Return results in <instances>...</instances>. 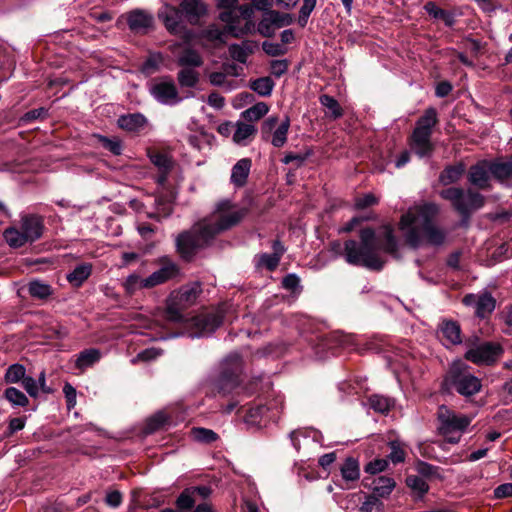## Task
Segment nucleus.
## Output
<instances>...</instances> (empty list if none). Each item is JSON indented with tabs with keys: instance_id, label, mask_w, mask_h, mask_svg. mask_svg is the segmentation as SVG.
<instances>
[{
	"instance_id": "5701e85b",
	"label": "nucleus",
	"mask_w": 512,
	"mask_h": 512,
	"mask_svg": "<svg viewBox=\"0 0 512 512\" xmlns=\"http://www.w3.org/2000/svg\"><path fill=\"white\" fill-rule=\"evenodd\" d=\"M117 124L119 128L128 132H139L146 126L147 119L141 113H131L121 115L117 120Z\"/></svg>"
},
{
	"instance_id": "a211bd4d",
	"label": "nucleus",
	"mask_w": 512,
	"mask_h": 512,
	"mask_svg": "<svg viewBox=\"0 0 512 512\" xmlns=\"http://www.w3.org/2000/svg\"><path fill=\"white\" fill-rule=\"evenodd\" d=\"M129 29L135 34H147L154 27V17L151 13L134 9L126 14Z\"/></svg>"
},
{
	"instance_id": "4468645a",
	"label": "nucleus",
	"mask_w": 512,
	"mask_h": 512,
	"mask_svg": "<svg viewBox=\"0 0 512 512\" xmlns=\"http://www.w3.org/2000/svg\"><path fill=\"white\" fill-rule=\"evenodd\" d=\"M503 353L499 344L493 342H482L473 345L465 352V359L476 365H492Z\"/></svg>"
},
{
	"instance_id": "774afa93",
	"label": "nucleus",
	"mask_w": 512,
	"mask_h": 512,
	"mask_svg": "<svg viewBox=\"0 0 512 512\" xmlns=\"http://www.w3.org/2000/svg\"><path fill=\"white\" fill-rule=\"evenodd\" d=\"M176 504L179 509L189 510L194 505V499L192 498L190 492L185 490L177 498Z\"/></svg>"
},
{
	"instance_id": "c85d7f7f",
	"label": "nucleus",
	"mask_w": 512,
	"mask_h": 512,
	"mask_svg": "<svg viewBox=\"0 0 512 512\" xmlns=\"http://www.w3.org/2000/svg\"><path fill=\"white\" fill-rule=\"evenodd\" d=\"M150 160L160 171L158 183L163 184L173 166L172 159L167 154L155 152L150 154Z\"/></svg>"
},
{
	"instance_id": "72a5a7b5",
	"label": "nucleus",
	"mask_w": 512,
	"mask_h": 512,
	"mask_svg": "<svg viewBox=\"0 0 512 512\" xmlns=\"http://www.w3.org/2000/svg\"><path fill=\"white\" fill-rule=\"evenodd\" d=\"M465 166L463 163L447 166L440 174L439 181L443 185L456 183L464 174Z\"/></svg>"
},
{
	"instance_id": "bf43d9fd",
	"label": "nucleus",
	"mask_w": 512,
	"mask_h": 512,
	"mask_svg": "<svg viewBox=\"0 0 512 512\" xmlns=\"http://www.w3.org/2000/svg\"><path fill=\"white\" fill-rule=\"evenodd\" d=\"M262 49L269 56H279L287 52V49L282 44L269 41L262 43Z\"/></svg>"
},
{
	"instance_id": "13d9d810",
	"label": "nucleus",
	"mask_w": 512,
	"mask_h": 512,
	"mask_svg": "<svg viewBox=\"0 0 512 512\" xmlns=\"http://www.w3.org/2000/svg\"><path fill=\"white\" fill-rule=\"evenodd\" d=\"M280 259L275 254L263 253L260 255L259 264L267 268L269 271H274L280 262Z\"/></svg>"
},
{
	"instance_id": "a18cd8bd",
	"label": "nucleus",
	"mask_w": 512,
	"mask_h": 512,
	"mask_svg": "<svg viewBox=\"0 0 512 512\" xmlns=\"http://www.w3.org/2000/svg\"><path fill=\"white\" fill-rule=\"evenodd\" d=\"M192 438L199 443H212L218 439V435L211 429L194 427L191 430Z\"/></svg>"
},
{
	"instance_id": "a878e982",
	"label": "nucleus",
	"mask_w": 512,
	"mask_h": 512,
	"mask_svg": "<svg viewBox=\"0 0 512 512\" xmlns=\"http://www.w3.org/2000/svg\"><path fill=\"white\" fill-rule=\"evenodd\" d=\"M251 160L249 158L240 159L232 168L231 182L238 187L246 184L251 169Z\"/></svg>"
},
{
	"instance_id": "ddd939ff",
	"label": "nucleus",
	"mask_w": 512,
	"mask_h": 512,
	"mask_svg": "<svg viewBox=\"0 0 512 512\" xmlns=\"http://www.w3.org/2000/svg\"><path fill=\"white\" fill-rule=\"evenodd\" d=\"M243 361L238 352L230 353L221 362L219 390L226 392L234 388L238 382V377L242 371Z\"/></svg>"
},
{
	"instance_id": "79ce46f5",
	"label": "nucleus",
	"mask_w": 512,
	"mask_h": 512,
	"mask_svg": "<svg viewBox=\"0 0 512 512\" xmlns=\"http://www.w3.org/2000/svg\"><path fill=\"white\" fill-rule=\"evenodd\" d=\"M319 102L323 107H325L328 110L327 115L330 118L336 120L342 117L343 110L338 101L334 97L324 94L319 97Z\"/></svg>"
},
{
	"instance_id": "2f4dec72",
	"label": "nucleus",
	"mask_w": 512,
	"mask_h": 512,
	"mask_svg": "<svg viewBox=\"0 0 512 512\" xmlns=\"http://www.w3.org/2000/svg\"><path fill=\"white\" fill-rule=\"evenodd\" d=\"M177 63L184 68H197L202 66L201 55L192 48H185L177 58Z\"/></svg>"
},
{
	"instance_id": "b1692460",
	"label": "nucleus",
	"mask_w": 512,
	"mask_h": 512,
	"mask_svg": "<svg viewBox=\"0 0 512 512\" xmlns=\"http://www.w3.org/2000/svg\"><path fill=\"white\" fill-rule=\"evenodd\" d=\"M356 339L353 335L343 333H333L326 339L322 340L321 346L327 347L331 350L336 348H345L354 350Z\"/></svg>"
},
{
	"instance_id": "f3484780",
	"label": "nucleus",
	"mask_w": 512,
	"mask_h": 512,
	"mask_svg": "<svg viewBox=\"0 0 512 512\" xmlns=\"http://www.w3.org/2000/svg\"><path fill=\"white\" fill-rule=\"evenodd\" d=\"M340 480H334L336 486L344 490L353 489L360 479V464L353 457H347L340 465Z\"/></svg>"
},
{
	"instance_id": "f257e3e1",
	"label": "nucleus",
	"mask_w": 512,
	"mask_h": 512,
	"mask_svg": "<svg viewBox=\"0 0 512 512\" xmlns=\"http://www.w3.org/2000/svg\"><path fill=\"white\" fill-rule=\"evenodd\" d=\"M245 214V209L236 207L230 200L220 201L209 216L197 222L190 231L178 235V252L183 258L192 257L198 249L208 246L218 234L237 225Z\"/></svg>"
},
{
	"instance_id": "c756f323",
	"label": "nucleus",
	"mask_w": 512,
	"mask_h": 512,
	"mask_svg": "<svg viewBox=\"0 0 512 512\" xmlns=\"http://www.w3.org/2000/svg\"><path fill=\"white\" fill-rule=\"evenodd\" d=\"M396 486L395 480L387 476H379L372 482L371 489L376 497H388Z\"/></svg>"
},
{
	"instance_id": "393cba45",
	"label": "nucleus",
	"mask_w": 512,
	"mask_h": 512,
	"mask_svg": "<svg viewBox=\"0 0 512 512\" xmlns=\"http://www.w3.org/2000/svg\"><path fill=\"white\" fill-rule=\"evenodd\" d=\"M123 288L128 295H133L143 289H152L149 276L143 278L138 273L129 274L123 281Z\"/></svg>"
},
{
	"instance_id": "3c124183",
	"label": "nucleus",
	"mask_w": 512,
	"mask_h": 512,
	"mask_svg": "<svg viewBox=\"0 0 512 512\" xmlns=\"http://www.w3.org/2000/svg\"><path fill=\"white\" fill-rule=\"evenodd\" d=\"M425 11L435 19H443L445 20L447 25L452 24V17L445 10L438 7L434 2H427L424 6Z\"/></svg>"
},
{
	"instance_id": "bb28decb",
	"label": "nucleus",
	"mask_w": 512,
	"mask_h": 512,
	"mask_svg": "<svg viewBox=\"0 0 512 512\" xmlns=\"http://www.w3.org/2000/svg\"><path fill=\"white\" fill-rule=\"evenodd\" d=\"M93 266L91 263H81L67 274L66 279L73 287H80L91 276Z\"/></svg>"
},
{
	"instance_id": "e433bc0d",
	"label": "nucleus",
	"mask_w": 512,
	"mask_h": 512,
	"mask_svg": "<svg viewBox=\"0 0 512 512\" xmlns=\"http://www.w3.org/2000/svg\"><path fill=\"white\" fill-rule=\"evenodd\" d=\"M366 405L377 413L386 414L394 406V400L383 395L374 394L368 398Z\"/></svg>"
},
{
	"instance_id": "c03bdc74",
	"label": "nucleus",
	"mask_w": 512,
	"mask_h": 512,
	"mask_svg": "<svg viewBox=\"0 0 512 512\" xmlns=\"http://www.w3.org/2000/svg\"><path fill=\"white\" fill-rule=\"evenodd\" d=\"M177 79L182 87L193 88L199 81V73L192 68H183L178 72Z\"/></svg>"
},
{
	"instance_id": "680f3d73",
	"label": "nucleus",
	"mask_w": 512,
	"mask_h": 512,
	"mask_svg": "<svg viewBox=\"0 0 512 512\" xmlns=\"http://www.w3.org/2000/svg\"><path fill=\"white\" fill-rule=\"evenodd\" d=\"M289 67V62L286 59L273 60L270 63L271 74L276 78H280L284 75Z\"/></svg>"
},
{
	"instance_id": "8fccbe9b",
	"label": "nucleus",
	"mask_w": 512,
	"mask_h": 512,
	"mask_svg": "<svg viewBox=\"0 0 512 512\" xmlns=\"http://www.w3.org/2000/svg\"><path fill=\"white\" fill-rule=\"evenodd\" d=\"M406 484L409 488H411L414 492H416L420 497L424 496L429 489L427 482L416 475H411L406 478Z\"/></svg>"
},
{
	"instance_id": "412c9836",
	"label": "nucleus",
	"mask_w": 512,
	"mask_h": 512,
	"mask_svg": "<svg viewBox=\"0 0 512 512\" xmlns=\"http://www.w3.org/2000/svg\"><path fill=\"white\" fill-rule=\"evenodd\" d=\"M490 174L489 163L481 161L470 167L468 172V181L471 185L479 189H489Z\"/></svg>"
},
{
	"instance_id": "603ef678",
	"label": "nucleus",
	"mask_w": 512,
	"mask_h": 512,
	"mask_svg": "<svg viewBox=\"0 0 512 512\" xmlns=\"http://www.w3.org/2000/svg\"><path fill=\"white\" fill-rule=\"evenodd\" d=\"M383 508V503L375 495H367L365 501L360 506L361 512H380Z\"/></svg>"
},
{
	"instance_id": "dca6fc26",
	"label": "nucleus",
	"mask_w": 512,
	"mask_h": 512,
	"mask_svg": "<svg viewBox=\"0 0 512 512\" xmlns=\"http://www.w3.org/2000/svg\"><path fill=\"white\" fill-rule=\"evenodd\" d=\"M157 262L159 268L149 275L152 288L174 280L181 275L180 266L169 256H162Z\"/></svg>"
},
{
	"instance_id": "a19ab883",
	"label": "nucleus",
	"mask_w": 512,
	"mask_h": 512,
	"mask_svg": "<svg viewBox=\"0 0 512 512\" xmlns=\"http://www.w3.org/2000/svg\"><path fill=\"white\" fill-rule=\"evenodd\" d=\"M269 112V106L265 102H257L241 113V117L248 122H255L263 118Z\"/></svg>"
},
{
	"instance_id": "f8f14e48",
	"label": "nucleus",
	"mask_w": 512,
	"mask_h": 512,
	"mask_svg": "<svg viewBox=\"0 0 512 512\" xmlns=\"http://www.w3.org/2000/svg\"><path fill=\"white\" fill-rule=\"evenodd\" d=\"M278 116L272 115L266 118L261 124V139L271 143L276 148L283 147L287 142L290 119L288 116L278 124Z\"/></svg>"
},
{
	"instance_id": "9d476101",
	"label": "nucleus",
	"mask_w": 512,
	"mask_h": 512,
	"mask_svg": "<svg viewBox=\"0 0 512 512\" xmlns=\"http://www.w3.org/2000/svg\"><path fill=\"white\" fill-rule=\"evenodd\" d=\"M284 400L282 396H276L265 404L251 407L246 416L245 423L252 427L266 425L268 421H277L283 410Z\"/></svg>"
},
{
	"instance_id": "0eeeda50",
	"label": "nucleus",
	"mask_w": 512,
	"mask_h": 512,
	"mask_svg": "<svg viewBox=\"0 0 512 512\" xmlns=\"http://www.w3.org/2000/svg\"><path fill=\"white\" fill-rule=\"evenodd\" d=\"M201 291L200 283L194 282L181 287L177 292L173 293L167 303L165 319L171 323L182 322L184 318L182 310L191 306Z\"/></svg>"
},
{
	"instance_id": "cd10ccee",
	"label": "nucleus",
	"mask_w": 512,
	"mask_h": 512,
	"mask_svg": "<svg viewBox=\"0 0 512 512\" xmlns=\"http://www.w3.org/2000/svg\"><path fill=\"white\" fill-rule=\"evenodd\" d=\"M101 351L97 348H89L81 351L75 360V367L80 371L92 367L94 364L100 361Z\"/></svg>"
},
{
	"instance_id": "f03ea898",
	"label": "nucleus",
	"mask_w": 512,
	"mask_h": 512,
	"mask_svg": "<svg viewBox=\"0 0 512 512\" xmlns=\"http://www.w3.org/2000/svg\"><path fill=\"white\" fill-rule=\"evenodd\" d=\"M438 211L435 203H425L402 215L399 225L409 246L418 248L424 242L432 246L444 244L446 231L433 223Z\"/></svg>"
},
{
	"instance_id": "4c0bfd02",
	"label": "nucleus",
	"mask_w": 512,
	"mask_h": 512,
	"mask_svg": "<svg viewBox=\"0 0 512 512\" xmlns=\"http://www.w3.org/2000/svg\"><path fill=\"white\" fill-rule=\"evenodd\" d=\"M256 132L257 128L255 125L238 121L236 123V129L233 134V141L240 145H246V140L254 136Z\"/></svg>"
},
{
	"instance_id": "7c9ffc66",
	"label": "nucleus",
	"mask_w": 512,
	"mask_h": 512,
	"mask_svg": "<svg viewBox=\"0 0 512 512\" xmlns=\"http://www.w3.org/2000/svg\"><path fill=\"white\" fill-rule=\"evenodd\" d=\"M180 7L181 13H184L190 22L199 19L206 12L205 5L200 0H182Z\"/></svg>"
},
{
	"instance_id": "5fc2aeb1",
	"label": "nucleus",
	"mask_w": 512,
	"mask_h": 512,
	"mask_svg": "<svg viewBox=\"0 0 512 512\" xmlns=\"http://www.w3.org/2000/svg\"><path fill=\"white\" fill-rule=\"evenodd\" d=\"M161 350L156 348H148L139 352L134 358L131 359L132 364H136L138 361H152L161 355Z\"/></svg>"
},
{
	"instance_id": "6e6d98bb",
	"label": "nucleus",
	"mask_w": 512,
	"mask_h": 512,
	"mask_svg": "<svg viewBox=\"0 0 512 512\" xmlns=\"http://www.w3.org/2000/svg\"><path fill=\"white\" fill-rule=\"evenodd\" d=\"M257 30L263 37H272L274 35L275 26L271 22L267 13L264 14L263 18L258 23Z\"/></svg>"
},
{
	"instance_id": "9b49d317",
	"label": "nucleus",
	"mask_w": 512,
	"mask_h": 512,
	"mask_svg": "<svg viewBox=\"0 0 512 512\" xmlns=\"http://www.w3.org/2000/svg\"><path fill=\"white\" fill-rule=\"evenodd\" d=\"M253 14V8L245 4L235 6L232 10L221 12L219 18L227 24L229 31L234 36H240L250 30L249 25Z\"/></svg>"
},
{
	"instance_id": "f704fd0d",
	"label": "nucleus",
	"mask_w": 512,
	"mask_h": 512,
	"mask_svg": "<svg viewBox=\"0 0 512 512\" xmlns=\"http://www.w3.org/2000/svg\"><path fill=\"white\" fill-rule=\"evenodd\" d=\"M378 239L385 252L393 254L397 251L398 243L390 225H384L381 228Z\"/></svg>"
},
{
	"instance_id": "58836bf2",
	"label": "nucleus",
	"mask_w": 512,
	"mask_h": 512,
	"mask_svg": "<svg viewBox=\"0 0 512 512\" xmlns=\"http://www.w3.org/2000/svg\"><path fill=\"white\" fill-rule=\"evenodd\" d=\"M441 333L443 338H445L449 344L456 345L460 344L462 341L460 326L454 321L443 322L441 326Z\"/></svg>"
},
{
	"instance_id": "37998d69",
	"label": "nucleus",
	"mask_w": 512,
	"mask_h": 512,
	"mask_svg": "<svg viewBox=\"0 0 512 512\" xmlns=\"http://www.w3.org/2000/svg\"><path fill=\"white\" fill-rule=\"evenodd\" d=\"M94 137L98 140V143L106 150L111 152L113 155L118 156L122 153V142L117 137L108 138L106 136L95 134Z\"/></svg>"
},
{
	"instance_id": "4d7b16f0",
	"label": "nucleus",
	"mask_w": 512,
	"mask_h": 512,
	"mask_svg": "<svg viewBox=\"0 0 512 512\" xmlns=\"http://www.w3.org/2000/svg\"><path fill=\"white\" fill-rule=\"evenodd\" d=\"M228 51L233 60L243 64L246 63L248 58V52L244 47L238 44H231L228 48Z\"/></svg>"
},
{
	"instance_id": "0e129e2a",
	"label": "nucleus",
	"mask_w": 512,
	"mask_h": 512,
	"mask_svg": "<svg viewBox=\"0 0 512 512\" xmlns=\"http://www.w3.org/2000/svg\"><path fill=\"white\" fill-rule=\"evenodd\" d=\"M162 61L163 57L160 53L150 55L143 64V71L146 73H151L155 71L156 69H158Z\"/></svg>"
},
{
	"instance_id": "2eb2a0df",
	"label": "nucleus",
	"mask_w": 512,
	"mask_h": 512,
	"mask_svg": "<svg viewBox=\"0 0 512 512\" xmlns=\"http://www.w3.org/2000/svg\"><path fill=\"white\" fill-rule=\"evenodd\" d=\"M151 95L163 105L173 106L182 101L176 84L171 77L154 80L149 87Z\"/></svg>"
},
{
	"instance_id": "c9c22d12",
	"label": "nucleus",
	"mask_w": 512,
	"mask_h": 512,
	"mask_svg": "<svg viewBox=\"0 0 512 512\" xmlns=\"http://www.w3.org/2000/svg\"><path fill=\"white\" fill-rule=\"evenodd\" d=\"M491 174L498 180L504 181L512 177V157L507 161L489 163Z\"/></svg>"
},
{
	"instance_id": "4be33fe9",
	"label": "nucleus",
	"mask_w": 512,
	"mask_h": 512,
	"mask_svg": "<svg viewBox=\"0 0 512 512\" xmlns=\"http://www.w3.org/2000/svg\"><path fill=\"white\" fill-rule=\"evenodd\" d=\"M158 17L163 21L164 26L171 34L177 35L181 32L182 13L180 9L171 5H165L159 11Z\"/></svg>"
},
{
	"instance_id": "e2e57ef3",
	"label": "nucleus",
	"mask_w": 512,
	"mask_h": 512,
	"mask_svg": "<svg viewBox=\"0 0 512 512\" xmlns=\"http://www.w3.org/2000/svg\"><path fill=\"white\" fill-rule=\"evenodd\" d=\"M391 452L389 454V459L394 463H401L405 460V452L400 447V444L397 441H391L389 443Z\"/></svg>"
},
{
	"instance_id": "aec40b11",
	"label": "nucleus",
	"mask_w": 512,
	"mask_h": 512,
	"mask_svg": "<svg viewBox=\"0 0 512 512\" xmlns=\"http://www.w3.org/2000/svg\"><path fill=\"white\" fill-rule=\"evenodd\" d=\"M222 319L216 314H204L195 316L191 325L196 329L190 333L191 338H200L211 335L221 325Z\"/></svg>"
},
{
	"instance_id": "20e7f679",
	"label": "nucleus",
	"mask_w": 512,
	"mask_h": 512,
	"mask_svg": "<svg viewBox=\"0 0 512 512\" xmlns=\"http://www.w3.org/2000/svg\"><path fill=\"white\" fill-rule=\"evenodd\" d=\"M44 231L45 222L42 215L23 213L16 225L9 226L3 231V238L9 247L18 249L41 239Z\"/></svg>"
},
{
	"instance_id": "6ab92c4d",
	"label": "nucleus",
	"mask_w": 512,
	"mask_h": 512,
	"mask_svg": "<svg viewBox=\"0 0 512 512\" xmlns=\"http://www.w3.org/2000/svg\"><path fill=\"white\" fill-rule=\"evenodd\" d=\"M463 303L467 306H472L475 309V314L479 318L489 316L496 306L495 299L488 292L482 294H468L463 298Z\"/></svg>"
},
{
	"instance_id": "473e14b6",
	"label": "nucleus",
	"mask_w": 512,
	"mask_h": 512,
	"mask_svg": "<svg viewBox=\"0 0 512 512\" xmlns=\"http://www.w3.org/2000/svg\"><path fill=\"white\" fill-rule=\"evenodd\" d=\"M274 87V81L268 76L250 80L249 82V88L261 97H270Z\"/></svg>"
},
{
	"instance_id": "49530a36",
	"label": "nucleus",
	"mask_w": 512,
	"mask_h": 512,
	"mask_svg": "<svg viewBox=\"0 0 512 512\" xmlns=\"http://www.w3.org/2000/svg\"><path fill=\"white\" fill-rule=\"evenodd\" d=\"M5 398L14 406L25 407L29 400L27 396L15 387H9L4 392Z\"/></svg>"
},
{
	"instance_id": "39448f33",
	"label": "nucleus",
	"mask_w": 512,
	"mask_h": 512,
	"mask_svg": "<svg viewBox=\"0 0 512 512\" xmlns=\"http://www.w3.org/2000/svg\"><path fill=\"white\" fill-rule=\"evenodd\" d=\"M437 123L438 113L434 107L427 108L416 121L415 128L410 137V147L418 157L431 156L434 149L431 136Z\"/></svg>"
},
{
	"instance_id": "864d4df0",
	"label": "nucleus",
	"mask_w": 512,
	"mask_h": 512,
	"mask_svg": "<svg viewBox=\"0 0 512 512\" xmlns=\"http://www.w3.org/2000/svg\"><path fill=\"white\" fill-rule=\"evenodd\" d=\"M201 37L213 43L223 44L225 42L224 32L216 26L208 27L202 31Z\"/></svg>"
},
{
	"instance_id": "6e6552de",
	"label": "nucleus",
	"mask_w": 512,
	"mask_h": 512,
	"mask_svg": "<svg viewBox=\"0 0 512 512\" xmlns=\"http://www.w3.org/2000/svg\"><path fill=\"white\" fill-rule=\"evenodd\" d=\"M438 431L450 444H457L462 434L471 423V418L462 414H456L446 406L438 409Z\"/></svg>"
},
{
	"instance_id": "052dcab7",
	"label": "nucleus",
	"mask_w": 512,
	"mask_h": 512,
	"mask_svg": "<svg viewBox=\"0 0 512 512\" xmlns=\"http://www.w3.org/2000/svg\"><path fill=\"white\" fill-rule=\"evenodd\" d=\"M282 287L286 290H289L293 293L299 292L300 290V278L294 274L286 275L282 280Z\"/></svg>"
},
{
	"instance_id": "423d86ee",
	"label": "nucleus",
	"mask_w": 512,
	"mask_h": 512,
	"mask_svg": "<svg viewBox=\"0 0 512 512\" xmlns=\"http://www.w3.org/2000/svg\"><path fill=\"white\" fill-rule=\"evenodd\" d=\"M440 196L451 202L453 208L462 216L469 217L472 212L481 209L485 204V197L479 192L458 187H450L440 192Z\"/></svg>"
},
{
	"instance_id": "de8ad7c7",
	"label": "nucleus",
	"mask_w": 512,
	"mask_h": 512,
	"mask_svg": "<svg viewBox=\"0 0 512 512\" xmlns=\"http://www.w3.org/2000/svg\"><path fill=\"white\" fill-rule=\"evenodd\" d=\"M26 369L22 364H12L6 370L4 379L6 383H18L25 377Z\"/></svg>"
},
{
	"instance_id": "1a4fd4ad",
	"label": "nucleus",
	"mask_w": 512,
	"mask_h": 512,
	"mask_svg": "<svg viewBox=\"0 0 512 512\" xmlns=\"http://www.w3.org/2000/svg\"><path fill=\"white\" fill-rule=\"evenodd\" d=\"M452 387L462 396L475 395L482 388L481 380L469 371V367L462 363H454L449 370Z\"/></svg>"
},
{
	"instance_id": "7ed1b4c3",
	"label": "nucleus",
	"mask_w": 512,
	"mask_h": 512,
	"mask_svg": "<svg viewBox=\"0 0 512 512\" xmlns=\"http://www.w3.org/2000/svg\"><path fill=\"white\" fill-rule=\"evenodd\" d=\"M360 242L347 240L344 244V257L347 263L363 266L371 270H381L384 262L377 253V237L373 229L360 231Z\"/></svg>"
},
{
	"instance_id": "09e8293b",
	"label": "nucleus",
	"mask_w": 512,
	"mask_h": 512,
	"mask_svg": "<svg viewBox=\"0 0 512 512\" xmlns=\"http://www.w3.org/2000/svg\"><path fill=\"white\" fill-rule=\"evenodd\" d=\"M167 417L164 412H157L153 416H151L149 419H147L145 427H144V433L145 434H152L158 429H160L166 422Z\"/></svg>"
},
{
	"instance_id": "338daca9",
	"label": "nucleus",
	"mask_w": 512,
	"mask_h": 512,
	"mask_svg": "<svg viewBox=\"0 0 512 512\" xmlns=\"http://www.w3.org/2000/svg\"><path fill=\"white\" fill-rule=\"evenodd\" d=\"M22 386L31 397L36 398L38 396V383L33 377L25 376L22 380Z\"/></svg>"
},
{
	"instance_id": "69168bd1",
	"label": "nucleus",
	"mask_w": 512,
	"mask_h": 512,
	"mask_svg": "<svg viewBox=\"0 0 512 512\" xmlns=\"http://www.w3.org/2000/svg\"><path fill=\"white\" fill-rule=\"evenodd\" d=\"M387 466L388 462L386 459H375L365 466V472L369 474H377L384 471Z\"/></svg>"
},
{
	"instance_id": "ea45409f",
	"label": "nucleus",
	"mask_w": 512,
	"mask_h": 512,
	"mask_svg": "<svg viewBox=\"0 0 512 512\" xmlns=\"http://www.w3.org/2000/svg\"><path fill=\"white\" fill-rule=\"evenodd\" d=\"M28 292L33 298L45 300L52 295L53 289L43 281L33 280L28 284Z\"/></svg>"
}]
</instances>
